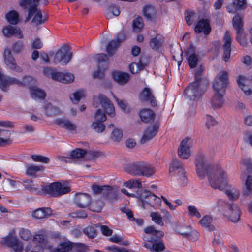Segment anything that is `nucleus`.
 <instances>
[{
	"label": "nucleus",
	"mask_w": 252,
	"mask_h": 252,
	"mask_svg": "<svg viewBox=\"0 0 252 252\" xmlns=\"http://www.w3.org/2000/svg\"><path fill=\"white\" fill-rule=\"evenodd\" d=\"M196 171L200 179L207 176L210 186L215 189L222 190L227 185V175L219 164L211 165L205 160V155L199 153L196 156Z\"/></svg>",
	"instance_id": "1"
},
{
	"label": "nucleus",
	"mask_w": 252,
	"mask_h": 252,
	"mask_svg": "<svg viewBox=\"0 0 252 252\" xmlns=\"http://www.w3.org/2000/svg\"><path fill=\"white\" fill-rule=\"evenodd\" d=\"M40 0H20L19 5L26 9L28 7V15L25 20V22H28L32 18V23L35 25H38L44 23L45 19L42 17L41 10L37 8V6L39 3Z\"/></svg>",
	"instance_id": "2"
},
{
	"label": "nucleus",
	"mask_w": 252,
	"mask_h": 252,
	"mask_svg": "<svg viewBox=\"0 0 252 252\" xmlns=\"http://www.w3.org/2000/svg\"><path fill=\"white\" fill-rule=\"evenodd\" d=\"M213 209L229 218L230 221L236 223L240 218L241 211L236 205L228 204L222 199L217 200Z\"/></svg>",
	"instance_id": "3"
},
{
	"label": "nucleus",
	"mask_w": 252,
	"mask_h": 252,
	"mask_svg": "<svg viewBox=\"0 0 252 252\" xmlns=\"http://www.w3.org/2000/svg\"><path fill=\"white\" fill-rule=\"evenodd\" d=\"M126 171L133 175L143 176L149 178L152 176L156 172L154 166L151 163L138 161L127 165Z\"/></svg>",
	"instance_id": "4"
},
{
	"label": "nucleus",
	"mask_w": 252,
	"mask_h": 252,
	"mask_svg": "<svg viewBox=\"0 0 252 252\" xmlns=\"http://www.w3.org/2000/svg\"><path fill=\"white\" fill-rule=\"evenodd\" d=\"M208 84L207 82L194 81L191 83L185 90V96L189 100L198 101L206 92Z\"/></svg>",
	"instance_id": "5"
},
{
	"label": "nucleus",
	"mask_w": 252,
	"mask_h": 252,
	"mask_svg": "<svg viewBox=\"0 0 252 252\" xmlns=\"http://www.w3.org/2000/svg\"><path fill=\"white\" fill-rule=\"evenodd\" d=\"M42 190L52 197H57L65 194L70 191V188L65 184L59 182L42 186Z\"/></svg>",
	"instance_id": "6"
},
{
	"label": "nucleus",
	"mask_w": 252,
	"mask_h": 252,
	"mask_svg": "<svg viewBox=\"0 0 252 252\" xmlns=\"http://www.w3.org/2000/svg\"><path fill=\"white\" fill-rule=\"evenodd\" d=\"M169 172L171 176H174L177 180L179 186H184L187 184V178L181 162L174 159L170 164Z\"/></svg>",
	"instance_id": "7"
},
{
	"label": "nucleus",
	"mask_w": 252,
	"mask_h": 252,
	"mask_svg": "<svg viewBox=\"0 0 252 252\" xmlns=\"http://www.w3.org/2000/svg\"><path fill=\"white\" fill-rule=\"evenodd\" d=\"M242 170L241 178L246 179L245 186L247 191L252 190V176L249 174L252 173V162L250 158H244L242 160Z\"/></svg>",
	"instance_id": "8"
},
{
	"label": "nucleus",
	"mask_w": 252,
	"mask_h": 252,
	"mask_svg": "<svg viewBox=\"0 0 252 252\" xmlns=\"http://www.w3.org/2000/svg\"><path fill=\"white\" fill-rule=\"evenodd\" d=\"M137 194L138 197L142 203L143 208H145V204L155 206L160 205L161 202L160 198L147 190L138 191Z\"/></svg>",
	"instance_id": "9"
},
{
	"label": "nucleus",
	"mask_w": 252,
	"mask_h": 252,
	"mask_svg": "<svg viewBox=\"0 0 252 252\" xmlns=\"http://www.w3.org/2000/svg\"><path fill=\"white\" fill-rule=\"evenodd\" d=\"M93 105L95 108L101 105L105 112L109 115L112 116L114 114V107L113 104L103 94H99L97 96H94Z\"/></svg>",
	"instance_id": "10"
},
{
	"label": "nucleus",
	"mask_w": 252,
	"mask_h": 252,
	"mask_svg": "<svg viewBox=\"0 0 252 252\" xmlns=\"http://www.w3.org/2000/svg\"><path fill=\"white\" fill-rule=\"evenodd\" d=\"M228 82V74L226 71L220 72L215 78L213 87L217 93L224 94L225 88Z\"/></svg>",
	"instance_id": "11"
},
{
	"label": "nucleus",
	"mask_w": 252,
	"mask_h": 252,
	"mask_svg": "<svg viewBox=\"0 0 252 252\" xmlns=\"http://www.w3.org/2000/svg\"><path fill=\"white\" fill-rule=\"evenodd\" d=\"M72 55V53L70 51V47L64 45L56 53L53 62L55 64L61 62L62 65H66L70 61Z\"/></svg>",
	"instance_id": "12"
},
{
	"label": "nucleus",
	"mask_w": 252,
	"mask_h": 252,
	"mask_svg": "<svg viewBox=\"0 0 252 252\" xmlns=\"http://www.w3.org/2000/svg\"><path fill=\"white\" fill-rule=\"evenodd\" d=\"M96 60L98 62V70L93 74L94 78H102L104 75V72L107 68V62L108 60V57L105 54H99L96 56Z\"/></svg>",
	"instance_id": "13"
},
{
	"label": "nucleus",
	"mask_w": 252,
	"mask_h": 252,
	"mask_svg": "<svg viewBox=\"0 0 252 252\" xmlns=\"http://www.w3.org/2000/svg\"><path fill=\"white\" fill-rule=\"evenodd\" d=\"M191 145V140L189 138L187 137L181 141L178 152L180 158L187 159L190 156Z\"/></svg>",
	"instance_id": "14"
},
{
	"label": "nucleus",
	"mask_w": 252,
	"mask_h": 252,
	"mask_svg": "<svg viewBox=\"0 0 252 252\" xmlns=\"http://www.w3.org/2000/svg\"><path fill=\"white\" fill-rule=\"evenodd\" d=\"M2 243L5 246L12 248L15 252H22L23 246L21 242L19 241L17 237L9 235L3 238Z\"/></svg>",
	"instance_id": "15"
},
{
	"label": "nucleus",
	"mask_w": 252,
	"mask_h": 252,
	"mask_svg": "<svg viewBox=\"0 0 252 252\" xmlns=\"http://www.w3.org/2000/svg\"><path fill=\"white\" fill-rule=\"evenodd\" d=\"M4 62L7 66L11 70L17 72H21L22 68L17 65L16 61L11 54V50L9 49H5L4 52Z\"/></svg>",
	"instance_id": "16"
},
{
	"label": "nucleus",
	"mask_w": 252,
	"mask_h": 252,
	"mask_svg": "<svg viewBox=\"0 0 252 252\" xmlns=\"http://www.w3.org/2000/svg\"><path fill=\"white\" fill-rule=\"evenodd\" d=\"M126 36L124 33H120L118 34L117 39L112 40L108 44L106 48V52L109 56L115 54L120 43L125 39Z\"/></svg>",
	"instance_id": "17"
},
{
	"label": "nucleus",
	"mask_w": 252,
	"mask_h": 252,
	"mask_svg": "<svg viewBox=\"0 0 252 252\" xmlns=\"http://www.w3.org/2000/svg\"><path fill=\"white\" fill-rule=\"evenodd\" d=\"M12 84H20L15 77L5 75L0 71V89L3 92H7Z\"/></svg>",
	"instance_id": "18"
},
{
	"label": "nucleus",
	"mask_w": 252,
	"mask_h": 252,
	"mask_svg": "<svg viewBox=\"0 0 252 252\" xmlns=\"http://www.w3.org/2000/svg\"><path fill=\"white\" fill-rule=\"evenodd\" d=\"M45 244L46 240L44 236L42 235L37 234L34 236L33 239L30 241L26 247L25 251L27 252L30 251L31 249H34L36 246H41L42 252H43V249L45 247Z\"/></svg>",
	"instance_id": "19"
},
{
	"label": "nucleus",
	"mask_w": 252,
	"mask_h": 252,
	"mask_svg": "<svg viewBox=\"0 0 252 252\" xmlns=\"http://www.w3.org/2000/svg\"><path fill=\"white\" fill-rule=\"evenodd\" d=\"M2 33L7 38L15 35L19 38H23V35L21 29L17 27L7 25L3 27L2 30Z\"/></svg>",
	"instance_id": "20"
},
{
	"label": "nucleus",
	"mask_w": 252,
	"mask_h": 252,
	"mask_svg": "<svg viewBox=\"0 0 252 252\" xmlns=\"http://www.w3.org/2000/svg\"><path fill=\"white\" fill-rule=\"evenodd\" d=\"M223 49L224 51L223 59L225 61H227L230 58L231 53V44L232 42V38L229 32L226 31L223 38Z\"/></svg>",
	"instance_id": "21"
},
{
	"label": "nucleus",
	"mask_w": 252,
	"mask_h": 252,
	"mask_svg": "<svg viewBox=\"0 0 252 252\" xmlns=\"http://www.w3.org/2000/svg\"><path fill=\"white\" fill-rule=\"evenodd\" d=\"M107 190L104 195L106 201L110 203L116 202L119 199V193L117 186H108Z\"/></svg>",
	"instance_id": "22"
},
{
	"label": "nucleus",
	"mask_w": 252,
	"mask_h": 252,
	"mask_svg": "<svg viewBox=\"0 0 252 252\" xmlns=\"http://www.w3.org/2000/svg\"><path fill=\"white\" fill-rule=\"evenodd\" d=\"M158 129V126L157 125L148 127L144 132L143 135L140 140V143L144 144L152 139L157 134Z\"/></svg>",
	"instance_id": "23"
},
{
	"label": "nucleus",
	"mask_w": 252,
	"mask_h": 252,
	"mask_svg": "<svg viewBox=\"0 0 252 252\" xmlns=\"http://www.w3.org/2000/svg\"><path fill=\"white\" fill-rule=\"evenodd\" d=\"M91 197L87 193H77L75 198V203L80 208H85L90 203Z\"/></svg>",
	"instance_id": "24"
},
{
	"label": "nucleus",
	"mask_w": 252,
	"mask_h": 252,
	"mask_svg": "<svg viewBox=\"0 0 252 252\" xmlns=\"http://www.w3.org/2000/svg\"><path fill=\"white\" fill-rule=\"evenodd\" d=\"M194 30L196 32H203L205 34L207 35L211 31L209 21L207 19L199 20L196 24Z\"/></svg>",
	"instance_id": "25"
},
{
	"label": "nucleus",
	"mask_w": 252,
	"mask_h": 252,
	"mask_svg": "<svg viewBox=\"0 0 252 252\" xmlns=\"http://www.w3.org/2000/svg\"><path fill=\"white\" fill-rule=\"evenodd\" d=\"M141 99L143 101L150 102L152 106L157 105L156 99L150 89L145 88L140 94Z\"/></svg>",
	"instance_id": "26"
},
{
	"label": "nucleus",
	"mask_w": 252,
	"mask_h": 252,
	"mask_svg": "<svg viewBox=\"0 0 252 252\" xmlns=\"http://www.w3.org/2000/svg\"><path fill=\"white\" fill-rule=\"evenodd\" d=\"M56 124L60 127L70 131L76 130L77 126L70 120L66 119H58L56 120Z\"/></svg>",
	"instance_id": "27"
},
{
	"label": "nucleus",
	"mask_w": 252,
	"mask_h": 252,
	"mask_svg": "<svg viewBox=\"0 0 252 252\" xmlns=\"http://www.w3.org/2000/svg\"><path fill=\"white\" fill-rule=\"evenodd\" d=\"M139 115L141 120L145 123L153 121L155 116V114L152 110L147 108L141 110Z\"/></svg>",
	"instance_id": "28"
},
{
	"label": "nucleus",
	"mask_w": 252,
	"mask_h": 252,
	"mask_svg": "<svg viewBox=\"0 0 252 252\" xmlns=\"http://www.w3.org/2000/svg\"><path fill=\"white\" fill-rule=\"evenodd\" d=\"M55 80L63 83H68L74 80V76L70 73L57 72L54 75Z\"/></svg>",
	"instance_id": "29"
},
{
	"label": "nucleus",
	"mask_w": 252,
	"mask_h": 252,
	"mask_svg": "<svg viewBox=\"0 0 252 252\" xmlns=\"http://www.w3.org/2000/svg\"><path fill=\"white\" fill-rule=\"evenodd\" d=\"M52 212V209L49 207L39 208L34 211L33 216L37 219H43L51 216Z\"/></svg>",
	"instance_id": "30"
},
{
	"label": "nucleus",
	"mask_w": 252,
	"mask_h": 252,
	"mask_svg": "<svg viewBox=\"0 0 252 252\" xmlns=\"http://www.w3.org/2000/svg\"><path fill=\"white\" fill-rule=\"evenodd\" d=\"M114 79L120 84H125L129 79V75L127 73L122 72H114L113 73Z\"/></svg>",
	"instance_id": "31"
},
{
	"label": "nucleus",
	"mask_w": 252,
	"mask_h": 252,
	"mask_svg": "<svg viewBox=\"0 0 252 252\" xmlns=\"http://www.w3.org/2000/svg\"><path fill=\"white\" fill-rule=\"evenodd\" d=\"M212 217L210 215H206L204 216L199 221L201 225L209 231L215 230V227L212 224Z\"/></svg>",
	"instance_id": "32"
},
{
	"label": "nucleus",
	"mask_w": 252,
	"mask_h": 252,
	"mask_svg": "<svg viewBox=\"0 0 252 252\" xmlns=\"http://www.w3.org/2000/svg\"><path fill=\"white\" fill-rule=\"evenodd\" d=\"M30 93L32 98L34 99H44L46 96L44 91L35 86L30 88Z\"/></svg>",
	"instance_id": "33"
},
{
	"label": "nucleus",
	"mask_w": 252,
	"mask_h": 252,
	"mask_svg": "<svg viewBox=\"0 0 252 252\" xmlns=\"http://www.w3.org/2000/svg\"><path fill=\"white\" fill-rule=\"evenodd\" d=\"M243 16L239 14L235 15L233 18V26L237 32H243Z\"/></svg>",
	"instance_id": "34"
},
{
	"label": "nucleus",
	"mask_w": 252,
	"mask_h": 252,
	"mask_svg": "<svg viewBox=\"0 0 252 252\" xmlns=\"http://www.w3.org/2000/svg\"><path fill=\"white\" fill-rule=\"evenodd\" d=\"M224 94L216 92L214 97L211 100L212 106L215 108H220L223 104V95Z\"/></svg>",
	"instance_id": "35"
},
{
	"label": "nucleus",
	"mask_w": 252,
	"mask_h": 252,
	"mask_svg": "<svg viewBox=\"0 0 252 252\" xmlns=\"http://www.w3.org/2000/svg\"><path fill=\"white\" fill-rule=\"evenodd\" d=\"M72 244L70 241L61 242L58 247L54 249V252H69L72 249Z\"/></svg>",
	"instance_id": "36"
},
{
	"label": "nucleus",
	"mask_w": 252,
	"mask_h": 252,
	"mask_svg": "<svg viewBox=\"0 0 252 252\" xmlns=\"http://www.w3.org/2000/svg\"><path fill=\"white\" fill-rule=\"evenodd\" d=\"M4 134H6V136L4 137L0 136V147L5 146L11 143L10 131L6 130H1L0 135H3Z\"/></svg>",
	"instance_id": "37"
},
{
	"label": "nucleus",
	"mask_w": 252,
	"mask_h": 252,
	"mask_svg": "<svg viewBox=\"0 0 252 252\" xmlns=\"http://www.w3.org/2000/svg\"><path fill=\"white\" fill-rule=\"evenodd\" d=\"M163 42V38L159 35L152 38L150 41V46L154 50H158L162 45Z\"/></svg>",
	"instance_id": "38"
},
{
	"label": "nucleus",
	"mask_w": 252,
	"mask_h": 252,
	"mask_svg": "<svg viewBox=\"0 0 252 252\" xmlns=\"http://www.w3.org/2000/svg\"><path fill=\"white\" fill-rule=\"evenodd\" d=\"M191 49H190V50ZM187 56L188 57V62L189 66L193 68L196 66L198 59L196 55L194 53H191L190 49L186 52Z\"/></svg>",
	"instance_id": "39"
},
{
	"label": "nucleus",
	"mask_w": 252,
	"mask_h": 252,
	"mask_svg": "<svg viewBox=\"0 0 252 252\" xmlns=\"http://www.w3.org/2000/svg\"><path fill=\"white\" fill-rule=\"evenodd\" d=\"M6 19L10 24L16 25L19 21V14L15 10L10 11L6 15Z\"/></svg>",
	"instance_id": "40"
},
{
	"label": "nucleus",
	"mask_w": 252,
	"mask_h": 252,
	"mask_svg": "<svg viewBox=\"0 0 252 252\" xmlns=\"http://www.w3.org/2000/svg\"><path fill=\"white\" fill-rule=\"evenodd\" d=\"M237 81L239 87L241 88L245 94L248 95L252 93L251 90L248 86L246 85V82L247 81V80L245 77L239 76Z\"/></svg>",
	"instance_id": "41"
},
{
	"label": "nucleus",
	"mask_w": 252,
	"mask_h": 252,
	"mask_svg": "<svg viewBox=\"0 0 252 252\" xmlns=\"http://www.w3.org/2000/svg\"><path fill=\"white\" fill-rule=\"evenodd\" d=\"M109 185L99 186L96 184H94L91 186V189L94 194H102L104 195L106 191L108 190V187Z\"/></svg>",
	"instance_id": "42"
},
{
	"label": "nucleus",
	"mask_w": 252,
	"mask_h": 252,
	"mask_svg": "<svg viewBox=\"0 0 252 252\" xmlns=\"http://www.w3.org/2000/svg\"><path fill=\"white\" fill-rule=\"evenodd\" d=\"M84 233L89 238L93 239L96 237L97 234L95 226H88L83 229Z\"/></svg>",
	"instance_id": "43"
},
{
	"label": "nucleus",
	"mask_w": 252,
	"mask_h": 252,
	"mask_svg": "<svg viewBox=\"0 0 252 252\" xmlns=\"http://www.w3.org/2000/svg\"><path fill=\"white\" fill-rule=\"evenodd\" d=\"M143 13L148 19L152 20L155 15L156 10L153 6H147L144 8Z\"/></svg>",
	"instance_id": "44"
},
{
	"label": "nucleus",
	"mask_w": 252,
	"mask_h": 252,
	"mask_svg": "<svg viewBox=\"0 0 252 252\" xmlns=\"http://www.w3.org/2000/svg\"><path fill=\"white\" fill-rule=\"evenodd\" d=\"M144 232L146 234H151L157 238L161 237L163 235L162 232L156 230L155 227L153 226H148L145 228Z\"/></svg>",
	"instance_id": "45"
},
{
	"label": "nucleus",
	"mask_w": 252,
	"mask_h": 252,
	"mask_svg": "<svg viewBox=\"0 0 252 252\" xmlns=\"http://www.w3.org/2000/svg\"><path fill=\"white\" fill-rule=\"evenodd\" d=\"M86 153V150L77 148L71 152L70 156L72 158H79L84 157Z\"/></svg>",
	"instance_id": "46"
},
{
	"label": "nucleus",
	"mask_w": 252,
	"mask_h": 252,
	"mask_svg": "<svg viewBox=\"0 0 252 252\" xmlns=\"http://www.w3.org/2000/svg\"><path fill=\"white\" fill-rule=\"evenodd\" d=\"M43 169V167L42 166L28 165L27 166L26 173L28 175L33 176L34 175L36 172L42 170Z\"/></svg>",
	"instance_id": "47"
},
{
	"label": "nucleus",
	"mask_w": 252,
	"mask_h": 252,
	"mask_svg": "<svg viewBox=\"0 0 252 252\" xmlns=\"http://www.w3.org/2000/svg\"><path fill=\"white\" fill-rule=\"evenodd\" d=\"M23 185L25 188L32 192H36L38 190L37 185L33 183L31 180H26L23 181Z\"/></svg>",
	"instance_id": "48"
},
{
	"label": "nucleus",
	"mask_w": 252,
	"mask_h": 252,
	"mask_svg": "<svg viewBox=\"0 0 252 252\" xmlns=\"http://www.w3.org/2000/svg\"><path fill=\"white\" fill-rule=\"evenodd\" d=\"M124 185L126 187L130 189L133 188H141L142 187V183L140 180H129L128 181L125 182Z\"/></svg>",
	"instance_id": "49"
},
{
	"label": "nucleus",
	"mask_w": 252,
	"mask_h": 252,
	"mask_svg": "<svg viewBox=\"0 0 252 252\" xmlns=\"http://www.w3.org/2000/svg\"><path fill=\"white\" fill-rule=\"evenodd\" d=\"M103 206V202L101 200H96L92 202L90 204V210L94 212H99L102 210Z\"/></svg>",
	"instance_id": "50"
},
{
	"label": "nucleus",
	"mask_w": 252,
	"mask_h": 252,
	"mask_svg": "<svg viewBox=\"0 0 252 252\" xmlns=\"http://www.w3.org/2000/svg\"><path fill=\"white\" fill-rule=\"evenodd\" d=\"M143 27V19L140 17L135 18L133 21V28L135 32H139Z\"/></svg>",
	"instance_id": "51"
},
{
	"label": "nucleus",
	"mask_w": 252,
	"mask_h": 252,
	"mask_svg": "<svg viewBox=\"0 0 252 252\" xmlns=\"http://www.w3.org/2000/svg\"><path fill=\"white\" fill-rule=\"evenodd\" d=\"M84 92L83 90H79L73 93L70 96V98L73 103L79 102L81 97L84 96Z\"/></svg>",
	"instance_id": "52"
},
{
	"label": "nucleus",
	"mask_w": 252,
	"mask_h": 252,
	"mask_svg": "<svg viewBox=\"0 0 252 252\" xmlns=\"http://www.w3.org/2000/svg\"><path fill=\"white\" fill-rule=\"evenodd\" d=\"M180 233L185 237L188 238L192 241L197 240L199 236V233L196 230H193L190 233L181 232Z\"/></svg>",
	"instance_id": "53"
},
{
	"label": "nucleus",
	"mask_w": 252,
	"mask_h": 252,
	"mask_svg": "<svg viewBox=\"0 0 252 252\" xmlns=\"http://www.w3.org/2000/svg\"><path fill=\"white\" fill-rule=\"evenodd\" d=\"M150 217L152 218V220L156 223L163 226L164 223L162 221V218L161 215L157 212H152L150 214Z\"/></svg>",
	"instance_id": "54"
},
{
	"label": "nucleus",
	"mask_w": 252,
	"mask_h": 252,
	"mask_svg": "<svg viewBox=\"0 0 252 252\" xmlns=\"http://www.w3.org/2000/svg\"><path fill=\"white\" fill-rule=\"evenodd\" d=\"M104 122H94L92 125L93 128L97 133L102 132L105 128Z\"/></svg>",
	"instance_id": "55"
},
{
	"label": "nucleus",
	"mask_w": 252,
	"mask_h": 252,
	"mask_svg": "<svg viewBox=\"0 0 252 252\" xmlns=\"http://www.w3.org/2000/svg\"><path fill=\"white\" fill-rule=\"evenodd\" d=\"M188 215L190 217H196L197 218L201 217V214L197 208L194 205H189L188 207Z\"/></svg>",
	"instance_id": "56"
},
{
	"label": "nucleus",
	"mask_w": 252,
	"mask_h": 252,
	"mask_svg": "<svg viewBox=\"0 0 252 252\" xmlns=\"http://www.w3.org/2000/svg\"><path fill=\"white\" fill-rule=\"evenodd\" d=\"M111 139L115 141L119 142L123 137V132L121 129L116 128L112 132Z\"/></svg>",
	"instance_id": "57"
},
{
	"label": "nucleus",
	"mask_w": 252,
	"mask_h": 252,
	"mask_svg": "<svg viewBox=\"0 0 252 252\" xmlns=\"http://www.w3.org/2000/svg\"><path fill=\"white\" fill-rule=\"evenodd\" d=\"M225 193L230 199H236L239 196V191L234 188L226 190Z\"/></svg>",
	"instance_id": "58"
},
{
	"label": "nucleus",
	"mask_w": 252,
	"mask_h": 252,
	"mask_svg": "<svg viewBox=\"0 0 252 252\" xmlns=\"http://www.w3.org/2000/svg\"><path fill=\"white\" fill-rule=\"evenodd\" d=\"M204 71V67L202 65H200L198 67L195 72V81L197 82H206L201 78V75Z\"/></svg>",
	"instance_id": "59"
},
{
	"label": "nucleus",
	"mask_w": 252,
	"mask_h": 252,
	"mask_svg": "<svg viewBox=\"0 0 252 252\" xmlns=\"http://www.w3.org/2000/svg\"><path fill=\"white\" fill-rule=\"evenodd\" d=\"M45 110L46 114L49 116L54 115L59 111V110L57 107L53 106L50 103L48 104L45 106Z\"/></svg>",
	"instance_id": "60"
},
{
	"label": "nucleus",
	"mask_w": 252,
	"mask_h": 252,
	"mask_svg": "<svg viewBox=\"0 0 252 252\" xmlns=\"http://www.w3.org/2000/svg\"><path fill=\"white\" fill-rule=\"evenodd\" d=\"M94 122H104L106 120L105 114L99 109L96 111L94 116Z\"/></svg>",
	"instance_id": "61"
},
{
	"label": "nucleus",
	"mask_w": 252,
	"mask_h": 252,
	"mask_svg": "<svg viewBox=\"0 0 252 252\" xmlns=\"http://www.w3.org/2000/svg\"><path fill=\"white\" fill-rule=\"evenodd\" d=\"M233 5L235 10L244 9L246 7V0H234Z\"/></svg>",
	"instance_id": "62"
},
{
	"label": "nucleus",
	"mask_w": 252,
	"mask_h": 252,
	"mask_svg": "<svg viewBox=\"0 0 252 252\" xmlns=\"http://www.w3.org/2000/svg\"><path fill=\"white\" fill-rule=\"evenodd\" d=\"M19 235L24 240H28L32 238V234L28 229H21L19 231Z\"/></svg>",
	"instance_id": "63"
},
{
	"label": "nucleus",
	"mask_w": 252,
	"mask_h": 252,
	"mask_svg": "<svg viewBox=\"0 0 252 252\" xmlns=\"http://www.w3.org/2000/svg\"><path fill=\"white\" fill-rule=\"evenodd\" d=\"M71 252H85V246L83 244H72Z\"/></svg>",
	"instance_id": "64"
}]
</instances>
